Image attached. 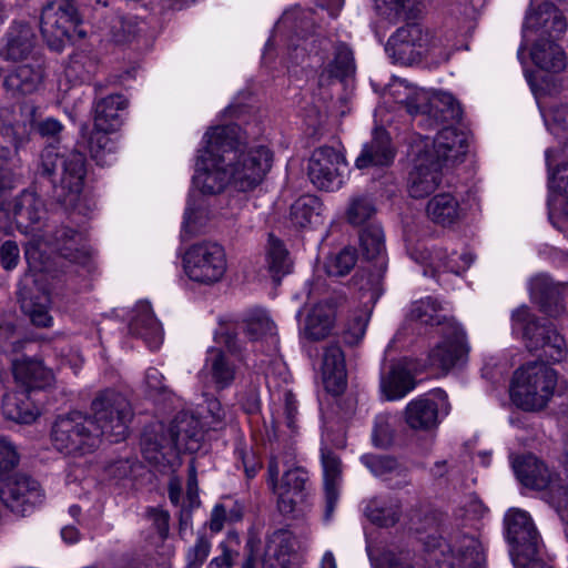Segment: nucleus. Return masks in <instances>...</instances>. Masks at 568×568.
Listing matches in <instances>:
<instances>
[{"label": "nucleus", "instance_id": "nucleus-58", "mask_svg": "<svg viewBox=\"0 0 568 568\" xmlns=\"http://www.w3.org/2000/svg\"><path fill=\"white\" fill-rule=\"evenodd\" d=\"M393 440V428L387 415H378L375 418L373 429V443L377 447H387Z\"/></svg>", "mask_w": 568, "mask_h": 568}, {"label": "nucleus", "instance_id": "nucleus-14", "mask_svg": "<svg viewBox=\"0 0 568 568\" xmlns=\"http://www.w3.org/2000/svg\"><path fill=\"white\" fill-rule=\"evenodd\" d=\"M79 21L73 0H51L42 8L40 31L48 45L60 51Z\"/></svg>", "mask_w": 568, "mask_h": 568}, {"label": "nucleus", "instance_id": "nucleus-1", "mask_svg": "<svg viewBox=\"0 0 568 568\" xmlns=\"http://www.w3.org/2000/svg\"><path fill=\"white\" fill-rule=\"evenodd\" d=\"M204 142L193 178L202 193L217 194L229 184L241 192L251 191L271 169V151L265 146L242 149L235 126L212 128L205 133Z\"/></svg>", "mask_w": 568, "mask_h": 568}, {"label": "nucleus", "instance_id": "nucleus-12", "mask_svg": "<svg viewBox=\"0 0 568 568\" xmlns=\"http://www.w3.org/2000/svg\"><path fill=\"white\" fill-rule=\"evenodd\" d=\"M504 523L513 562L517 561L521 566L528 557L542 551L539 532L527 511L513 508L505 515Z\"/></svg>", "mask_w": 568, "mask_h": 568}, {"label": "nucleus", "instance_id": "nucleus-39", "mask_svg": "<svg viewBox=\"0 0 568 568\" xmlns=\"http://www.w3.org/2000/svg\"><path fill=\"white\" fill-rule=\"evenodd\" d=\"M128 105L121 94H111L100 99L94 106V128L102 131H115L121 125L119 111Z\"/></svg>", "mask_w": 568, "mask_h": 568}, {"label": "nucleus", "instance_id": "nucleus-22", "mask_svg": "<svg viewBox=\"0 0 568 568\" xmlns=\"http://www.w3.org/2000/svg\"><path fill=\"white\" fill-rule=\"evenodd\" d=\"M37 36L24 21H13L0 40V59L6 62H21L34 59Z\"/></svg>", "mask_w": 568, "mask_h": 568}, {"label": "nucleus", "instance_id": "nucleus-45", "mask_svg": "<svg viewBox=\"0 0 568 568\" xmlns=\"http://www.w3.org/2000/svg\"><path fill=\"white\" fill-rule=\"evenodd\" d=\"M322 203L314 195H303L291 206V220L300 226L305 227L312 224L320 215Z\"/></svg>", "mask_w": 568, "mask_h": 568}, {"label": "nucleus", "instance_id": "nucleus-37", "mask_svg": "<svg viewBox=\"0 0 568 568\" xmlns=\"http://www.w3.org/2000/svg\"><path fill=\"white\" fill-rule=\"evenodd\" d=\"M530 58L539 69L547 72H560L566 65V54L556 40L537 39L530 50Z\"/></svg>", "mask_w": 568, "mask_h": 568}, {"label": "nucleus", "instance_id": "nucleus-4", "mask_svg": "<svg viewBox=\"0 0 568 568\" xmlns=\"http://www.w3.org/2000/svg\"><path fill=\"white\" fill-rule=\"evenodd\" d=\"M557 372L544 361L528 362L514 372L510 397L514 404L526 412L545 409L558 393Z\"/></svg>", "mask_w": 568, "mask_h": 568}, {"label": "nucleus", "instance_id": "nucleus-48", "mask_svg": "<svg viewBox=\"0 0 568 568\" xmlns=\"http://www.w3.org/2000/svg\"><path fill=\"white\" fill-rule=\"evenodd\" d=\"M243 324L245 334L252 341L262 338L266 335H273L275 331L274 323L263 310H253L248 312Z\"/></svg>", "mask_w": 568, "mask_h": 568}, {"label": "nucleus", "instance_id": "nucleus-53", "mask_svg": "<svg viewBox=\"0 0 568 568\" xmlns=\"http://www.w3.org/2000/svg\"><path fill=\"white\" fill-rule=\"evenodd\" d=\"M42 298L44 302H36L32 297L23 296L21 298V308L29 316L33 325L49 327L52 324V317L47 307L48 298L45 296Z\"/></svg>", "mask_w": 568, "mask_h": 568}, {"label": "nucleus", "instance_id": "nucleus-41", "mask_svg": "<svg viewBox=\"0 0 568 568\" xmlns=\"http://www.w3.org/2000/svg\"><path fill=\"white\" fill-rule=\"evenodd\" d=\"M266 262L270 273L275 281L292 272L293 260L285 244L273 234L268 235Z\"/></svg>", "mask_w": 568, "mask_h": 568}, {"label": "nucleus", "instance_id": "nucleus-61", "mask_svg": "<svg viewBox=\"0 0 568 568\" xmlns=\"http://www.w3.org/2000/svg\"><path fill=\"white\" fill-rule=\"evenodd\" d=\"M20 262V248L17 242L8 240L0 246V264L6 271H12Z\"/></svg>", "mask_w": 568, "mask_h": 568}, {"label": "nucleus", "instance_id": "nucleus-31", "mask_svg": "<svg viewBox=\"0 0 568 568\" xmlns=\"http://www.w3.org/2000/svg\"><path fill=\"white\" fill-rule=\"evenodd\" d=\"M394 156L389 134L384 129H376L372 141L364 146L355 164L358 169L386 166L393 162Z\"/></svg>", "mask_w": 568, "mask_h": 568}, {"label": "nucleus", "instance_id": "nucleus-9", "mask_svg": "<svg viewBox=\"0 0 568 568\" xmlns=\"http://www.w3.org/2000/svg\"><path fill=\"white\" fill-rule=\"evenodd\" d=\"M183 265L185 274L191 281L212 285L220 282L226 273V253L219 243L203 241L187 248Z\"/></svg>", "mask_w": 568, "mask_h": 568}, {"label": "nucleus", "instance_id": "nucleus-60", "mask_svg": "<svg viewBox=\"0 0 568 568\" xmlns=\"http://www.w3.org/2000/svg\"><path fill=\"white\" fill-rule=\"evenodd\" d=\"M374 2L381 16L395 19L412 4L413 0H374Z\"/></svg>", "mask_w": 568, "mask_h": 568}, {"label": "nucleus", "instance_id": "nucleus-16", "mask_svg": "<svg viewBox=\"0 0 568 568\" xmlns=\"http://www.w3.org/2000/svg\"><path fill=\"white\" fill-rule=\"evenodd\" d=\"M347 164L344 155L332 146L315 149L308 160L307 175L320 190L335 191L343 184V173Z\"/></svg>", "mask_w": 568, "mask_h": 568}, {"label": "nucleus", "instance_id": "nucleus-24", "mask_svg": "<svg viewBox=\"0 0 568 568\" xmlns=\"http://www.w3.org/2000/svg\"><path fill=\"white\" fill-rule=\"evenodd\" d=\"M447 395L436 389L430 396H422L412 400L405 410L406 423L413 429H430L438 423L439 412L448 413Z\"/></svg>", "mask_w": 568, "mask_h": 568}, {"label": "nucleus", "instance_id": "nucleus-38", "mask_svg": "<svg viewBox=\"0 0 568 568\" xmlns=\"http://www.w3.org/2000/svg\"><path fill=\"white\" fill-rule=\"evenodd\" d=\"M426 214L434 223L450 226L462 219L463 209L454 195L439 193L428 201Z\"/></svg>", "mask_w": 568, "mask_h": 568}, {"label": "nucleus", "instance_id": "nucleus-43", "mask_svg": "<svg viewBox=\"0 0 568 568\" xmlns=\"http://www.w3.org/2000/svg\"><path fill=\"white\" fill-rule=\"evenodd\" d=\"M428 113L437 121L452 123L462 119L463 110L450 93L438 92L433 95Z\"/></svg>", "mask_w": 568, "mask_h": 568}, {"label": "nucleus", "instance_id": "nucleus-8", "mask_svg": "<svg viewBox=\"0 0 568 568\" xmlns=\"http://www.w3.org/2000/svg\"><path fill=\"white\" fill-rule=\"evenodd\" d=\"M90 410L100 437L105 436L115 443L126 437L133 410L123 394L111 388L101 390L93 398Z\"/></svg>", "mask_w": 568, "mask_h": 568}, {"label": "nucleus", "instance_id": "nucleus-25", "mask_svg": "<svg viewBox=\"0 0 568 568\" xmlns=\"http://www.w3.org/2000/svg\"><path fill=\"white\" fill-rule=\"evenodd\" d=\"M44 79V68L39 60L8 70L3 77L2 88L11 99H22L36 93Z\"/></svg>", "mask_w": 568, "mask_h": 568}, {"label": "nucleus", "instance_id": "nucleus-57", "mask_svg": "<svg viewBox=\"0 0 568 568\" xmlns=\"http://www.w3.org/2000/svg\"><path fill=\"white\" fill-rule=\"evenodd\" d=\"M144 31V23L138 21L135 18H124L120 22L119 29L114 33V39L119 43H126L133 41L139 34Z\"/></svg>", "mask_w": 568, "mask_h": 568}, {"label": "nucleus", "instance_id": "nucleus-64", "mask_svg": "<svg viewBox=\"0 0 568 568\" xmlns=\"http://www.w3.org/2000/svg\"><path fill=\"white\" fill-rule=\"evenodd\" d=\"M220 549L222 554L220 556L214 557L211 559L206 568H233L237 557L239 551L236 549H233L230 545L226 542H222L220 545Z\"/></svg>", "mask_w": 568, "mask_h": 568}, {"label": "nucleus", "instance_id": "nucleus-46", "mask_svg": "<svg viewBox=\"0 0 568 568\" xmlns=\"http://www.w3.org/2000/svg\"><path fill=\"white\" fill-rule=\"evenodd\" d=\"M2 412L8 419L29 424L36 419V414L18 393H8L2 398Z\"/></svg>", "mask_w": 568, "mask_h": 568}, {"label": "nucleus", "instance_id": "nucleus-19", "mask_svg": "<svg viewBox=\"0 0 568 568\" xmlns=\"http://www.w3.org/2000/svg\"><path fill=\"white\" fill-rule=\"evenodd\" d=\"M566 29V18L557 7L548 1L536 3L534 0L525 17L523 37L529 41L530 33H535L538 39L558 40Z\"/></svg>", "mask_w": 568, "mask_h": 568}, {"label": "nucleus", "instance_id": "nucleus-63", "mask_svg": "<svg viewBox=\"0 0 568 568\" xmlns=\"http://www.w3.org/2000/svg\"><path fill=\"white\" fill-rule=\"evenodd\" d=\"M214 339L217 344L223 345L231 355L241 356L242 345L237 339V335L229 327L221 326L215 333Z\"/></svg>", "mask_w": 568, "mask_h": 568}, {"label": "nucleus", "instance_id": "nucleus-6", "mask_svg": "<svg viewBox=\"0 0 568 568\" xmlns=\"http://www.w3.org/2000/svg\"><path fill=\"white\" fill-rule=\"evenodd\" d=\"M386 51L400 64H412L423 54L448 59L442 37L433 34L419 23H408L396 30L388 39Z\"/></svg>", "mask_w": 568, "mask_h": 568}, {"label": "nucleus", "instance_id": "nucleus-56", "mask_svg": "<svg viewBox=\"0 0 568 568\" xmlns=\"http://www.w3.org/2000/svg\"><path fill=\"white\" fill-rule=\"evenodd\" d=\"M368 317V313L365 311H359L358 313L355 312L349 316L344 329V338L346 343L351 345L357 344L364 337Z\"/></svg>", "mask_w": 568, "mask_h": 568}, {"label": "nucleus", "instance_id": "nucleus-15", "mask_svg": "<svg viewBox=\"0 0 568 568\" xmlns=\"http://www.w3.org/2000/svg\"><path fill=\"white\" fill-rule=\"evenodd\" d=\"M37 112L30 103L20 106V119H13L9 109L0 110V160H11L30 140Z\"/></svg>", "mask_w": 568, "mask_h": 568}, {"label": "nucleus", "instance_id": "nucleus-62", "mask_svg": "<svg viewBox=\"0 0 568 568\" xmlns=\"http://www.w3.org/2000/svg\"><path fill=\"white\" fill-rule=\"evenodd\" d=\"M433 97L430 98L429 93L423 89L414 87V93L410 95V101L408 102L407 112L410 115L416 114H426L429 112L432 105Z\"/></svg>", "mask_w": 568, "mask_h": 568}, {"label": "nucleus", "instance_id": "nucleus-20", "mask_svg": "<svg viewBox=\"0 0 568 568\" xmlns=\"http://www.w3.org/2000/svg\"><path fill=\"white\" fill-rule=\"evenodd\" d=\"M414 162L407 181V190L412 197L424 199L434 193L442 183L440 161L427 150L413 146Z\"/></svg>", "mask_w": 568, "mask_h": 568}, {"label": "nucleus", "instance_id": "nucleus-52", "mask_svg": "<svg viewBox=\"0 0 568 568\" xmlns=\"http://www.w3.org/2000/svg\"><path fill=\"white\" fill-rule=\"evenodd\" d=\"M438 311L439 304L429 297L414 304L410 311V317L426 325L444 326L448 321L443 322L440 315H438Z\"/></svg>", "mask_w": 568, "mask_h": 568}, {"label": "nucleus", "instance_id": "nucleus-5", "mask_svg": "<svg viewBox=\"0 0 568 568\" xmlns=\"http://www.w3.org/2000/svg\"><path fill=\"white\" fill-rule=\"evenodd\" d=\"M511 328L521 333L527 349L538 353L544 362L559 363L568 353L565 337L551 323L538 320L526 305L513 311Z\"/></svg>", "mask_w": 568, "mask_h": 568}, {"label": "nucleus", "instance_id": "nucleus-17", "mask_svg": "<svg viewBox=\"0 0 568 568\" xmlns=\"http://www.w3.org/2000/svg\"><path fill=\"white\" fill-rule=\"evenodd\" d=\"M443 341L428 354L429 367L447 374L452 368L465 362L468 353L466 335L455 322H447L442 328Z\"/></svg>", "mask_w": 568, "mask_h": 568}, {"label": "nucleus", "instance_id": "nucleus-35", "mask_svg": "<svg viewBox=\"0 0 568 568\" xmlns=\"http://www.w3.org/2000/svg\"><path fill=\"white\" fill-rule=\"evenodd\" d=\"M367 519L379 527H392L398 523L402 505L398 498L390 495H379L371 498L364 509Z\"/></svg>", "mask_w": 568, "mask_h": 568}, {"label": "nucleus", "instance_id": "nucleus-27", "mask_svg": "<svg viewBox=\"0 0 568 568\" xmlns=\"http://www.w3.org/2000/svg\"><path fill=\"white\" fill-rule=\"evenodd\" d=\"M130 334L142 338L151 349H158L163 341V331L148 302H139L129 324Z\"/></svg>", "mask_w": 568, "mask_h": 568}, {"label": "nucleus", "instance_id": "nucleus-55", "mask_svg": "<svg viewBox=\"0 0 568 568\" xmlns=\"http://www.w3.org/2000/svg\"><path fill=\"white\" fill-rule=\"evenodd\" d=\"M546 162L549 169V179H568V140L565 142L560 154L555 150L546 151Z\"/></svg>", "mask_w": 568, "mask_h": 568}, {"label": "nucleus", "instance_id": "nucleus-23", "mask_svg": "<svg viewBox=\"0 0 568 568\" xmlns=\"http://www.w3.org/2000/svg\"><path fill=\"white\" fill-rule=\"evenodd\" d=\"M414 146L419 149V151H429L434 154L435 159L440 161V165L446 166L460 161L466 155L468 138L464 132L446 126L437 133L433 141L426 138Z\"/></svg>", "mask_w": 568, "mask_h": 568}, {"label": "nucleus", "instance_id": "nucleus-42", "mask_svg": "<svg viewBox=\"0 0 568 568\" xmlns=\"http://www.w3.org/2000/svg\"><path fill=\"white\" fill-rule=\"evenodd\" d=\"M355 71L353 51L345 43H338L334 48V58L324 67L321 79L327 77L343 81L354 77Z\"/></svg>", "mask_w": 568, "mask_h": 568}, {"label": "nucleus", "instance_id": "nucleus-51", "mask_svg": "<svg viewBox=\"0 0 568 568\" xmlns=\"http://www.w3.org/2000/svg\"><path fill=\"white\" fill-rule=\"evenodd\" d=\"M361 462L372 474L379 477L390 474H400L403 470L398 462L390 456L366 454L361 457Z\"/></svg>", "mask_w": 568, "mask_h": 568}, {"label": "nucleus", "instance_id": "nucleus-59", "mask_svg": "<svg viewBox=\"0 0 568 568\" xmlns=\"http://www.w3.org/2000/svg\"><path fill=\"white\" fill-rule=\"evenodd\" d=\"M550 130L555 134L568 133V104H558L547 115Z\"/></svg>", "mask_w": 568, "mask_h": 568}, {"label": "nucleus", "instance_id": "nucleus-13", "mask_svg": "<svg viewBox=\"0 0 568 568\" xmlns=\"http://www.w3.org/2000/svg\"><path fill=\"white\" fill-rule=\"evenodd\" d=\"M348 307L344 292L333 291L327 297L306 308L301 332L310 341H322L331 335L338 316Z\"/></svg>", "mask_w": 568, "mask_h": 568}, {"label": "nucleus", "instance_id": "nucleus-40", "mask_svg": "<svg viewBox=\"0 0 568 568\" xmlns=\"http://www.w3.org/2000/svg\"><path fill=\"white\" fill-rule=\"evenodd\" d=\"M415 379L410 372L402 365H393L381 379V389L388 400L400 399L415 388Z\"/></svg>", "mask_w": 568, "mask_h": 568}, {"label": "nucleus", "instance_id": "nucleus-50", "mask_svg": "<svg viewBox=\"0 0 568 568\" xmlns=\"http://www.w3.org/2000/svg\"><path fill=\"white\" fill-rule=\"evenodd\" d=\"M211 548V538L205 531H199L194 544L185 551L183 568H202L210 556Z\"/></svg>", "mask_w": 568, "mask_h": 568}, {"label": "nucleus", "instance_id": "nucleus-11", "mask_svg": "<svg viewBox=\"0 0 568 568\" xmlns=\"http://www.w3.org/2000/svg\"><path fill=\"white\" fill-rule=\"evenodd\" d=\"M293 458L294 453L286 452L285 454L273 456L268 464V474L273 488L277 494V507L284 515L293 514L306 496L305 490L308 476L306 470L301 467L287 469L281 483L276 484L280 474V463L288 464Z\"/></svg>", "mask_w": 568, "mask_h": 568}, {"label": "nucleus", "instance_id": "nucleus-54", "mask_svg": "<svg viewBox=\"0 0 568 568\" xmlns=\"http://www.w3.org/2000/svg\"><path fill=\"white\" fill-rule=\"evenodd\" d=\"M356 260V251L351 247H345L327 261L325 265L326 273L328 276H345L355 266Z\"/></svg>", "mask_w": 568, "mask_h": 568}, {"label": "nucleus", "instance_id": "nucleus-33", "mask_svg": "<svg viewBox=\"0 0 568 568\" xmlns=\"http://www.w3.org/2000/svg\"><path fill=\"white\" fill-rule=\"evenodd\" d=\"M203 371L210 376L216 390L229 388L236 376V366L219 347L207 349Z\"/></svg>", "mask_w": 568, "mask_h": 568}, {"label": "nucleus", "instance_id": "nucleus-32", "mask_svg": "<svg viewBox=\"0 0 568 568\" xmlns=\"http://www.w3.org/2000/svg\"><path fill=\"white\" fill-rule=\"evenodd\" d=\"M45 211L42 200L33 192L23 191L18 195L11 209L17 227L22 232L33 230L40 223Z\"/></svg>", "mask_w": 568, "mask_h": 568}, {"label": "nucleus", "instance_id": "nucleus-26", "mask_svg": "<svg viewBox=\"0 0 568 568\" xmlns=\"http://www.w3.org/2000/svg\"><path fill=\"white\" fill-rule=\"evenodd\" d=\"M296 539L288 529L274 530L266 538L262 568H291L295 555Z\"/></svg>", "mask_w": 568, "mask_h": 568}, {"label": "nucleus", "instance_id": "nucleus-7", "mask_svg": "<svg viewBox=\"0 0 568 568\" xmlns=\"http://www.w3.org/2000/svg\"><path fill=\"white\" fill-rule=\"evenodd\" d=\"M100 440L99 427L81 412L58 416L51 427L52 445L65 455L90 453L99 446Z\"/></svg>", "mask_w": 568, "mask_h": 568}, {"label": "nucleus", "instance_id": "nucleus-34", "mask_svg": "<svg viewBox=\"0 0 568 568\" xmlns=\"http://www.w3.org/2000/svg\"><path fill=\"white\" fill-rule=\"evenodd\" d=\"M45 241L71 262L82 263L88 257L83 235L73 229L61 226Z\"/></svg>", "mask_w": 568, "mask_h": 568}, {"label": "nucleus", "instance_id": "nucleus-21", "mask_svg": "<svg viewBox=\"0 0 568 568\" xmlns=\"http://www.w3.org/2000/svg\"><path fill=\"white\" fill-rule=\"evenodd\" d=\"M517 479L526 487L537 490L549 489L564 491L558 473L551 470L542 460L532 454L518 456L513 462Z\"/></svg>", "mask_w": 568, "mask_h": 568}, {"label": "nucleus", "instance_id": "nucleus-2", "mask_svg": "<svg viewBox=\"0 0 568 568\" xmlns=\"http://www.w3.org/2000/svg\"><path fill=\"white\" fill-rule=\"evenodd\" d=\"M203 429L197 416L181 412L169 426L155 423L145 428L141 438L142 454L150 464L165 468L180 452L195 453L200 448Z\"/></svg>", "mask_w": 568, "mask_h": 568}, {"label": "nucleus", "instance_id": "nucleus-28", "mask_svg": "<svg viewBox=\"0 0 568 568\" xmlns=\"http://www.w3.org/2000/svg\"><path fill=\"white\" fill-rule=\"evenodd\" d=\"M322 377L327 392L338 395L346 386V364L341 346L336 343L324 348Z\"/></svg>", "mask_w": 568, "mask_h": 568}, {"label": "nucleus", "instance_id": "nucleus-29", "mask_svg": "<svg viewBox=\"0 0 568 568\" xmlns=\"http://www.w3.org/2000/svg\"><path fill=\"white\" fill-rule=\"evenodd\" d=\"M321 460L324 475L325 514L326 520L331 519L339 497L342 481V462L333 452L323 448Z\"/></svg>", "mask_w": 568, "mask_h": 568}, {"label": "nucleus", "instance_id": "nucleus-44", "mask_svg": "<svg viewBox=\"0 0 568 568\" xmlns=\"http://www.w3.org/2000/svg\"><path fill=\"white\" fill-rule=\"evenodd\" d=\"M359 246L367 260H375L385 252V236L377 223H368L359 232Z\"/></svg>", "mask_w": 568, "mask_h": 568}, {"label": "nucleus", "instance_id": "nucleus-47", "mask_svg": "<svg viewBox=\"0 0 568 568\" xmlns=\"http://www.w3.org/2000/svg\"><path fill=\"white\" fill-rule=\"evenodd\" d=\"M110 132L111 131H102L94 128L90 134L89 151L92 159L99 165L110 164L111 156L115 151V145L108 135Z\"/></svg>", "mask_w": 568, "mask_h": 568}, {"label": "nucleus", "instance_id": "nucleus-10", "mask_svg": "<svg viewBox=\"0 0 568 568\" xmlns=\"http://www.w3.org/2000/svg\"><path fill=\"white\" fill-rule=\"evenodd\" d=\"M430 560L438 568H486V556L480 541L468 535L456 536L450 542L437 539L427 544Z\"/></svg>", "mask_w": 568, "mask_h": 568}, {"label": "nucleus", "instance_id": "nucleus-3", "mask_svg": "<svg viewBox=\"0 0 568 568\" xmlns=\"http://www.w3.org/2000/svg\"><path fill=\"white\" fill-rule=\"evenodd\" d=\"M85 172V156L79 151L61 152L49 145L41 152L38 174L50 182L53 197L62 204H72L78 199Z\"/></svg>", "mask_w": 568, "mask_h": 568}, {"label": "nucleus", "instance_id": "nucleus-49", "mask_svg": "<svg viewBox=\"0 0 568 568\" xmlns=\"http://www.w3.org/2000/svg\"><path fill=\"white\" fill-rule=\"evenodd\" d=\"M376 214V207L373 200L365 195L352 197L346 211L347 221L352 225H367Z\"/></svg>", "mask_w": 568, "mask_h": 568}, {"label": "nucleus", "instance_id": "nucleus-36", "mask_svg": "<svg viewBox=\"0 0 568 568\" xmlns=\"http://www.w3.org/2000/svg\"><path fill=\"white\" fill-rule=\"evenodd\" d=\"M530 295L540 310L550 317L558 316L565 310L558 288L554 286L550 278L546 275H538L531 278Z\"/></svg>", "mask_w": 568, "mask_h": 568}, {"label": "nucleus", "instance_id": "nucleus-18", "mask_svg": "<svg viewBox=\"0 0 568 568\" xmlns=\"http://www.w3.org/2000/svg\"><path fill=\"white\" fill-rule=\"evenodd\" d=\"M0 498L12 513L24 516L43 498L40 484L26 474H13L0 485Z\"/></svg>", "mask_w": 568, "mask_h": 568}, {"label": "nucleus", "instance_id": "nucleus-30", "mask_svg": "<svg viewBox=\"0 0 568 568\" xmlns=\"http://www.w3.org/2000/svg\"><path fill=\"white\" fill-rule=\"evenodd\" d=\"M11 372L16 383L27 389L43 388L53 378L52 372L40 359L27 356L12 359Z\"/></svg>", "mask_w": 568, "mask_h": 568}]
</instances>
